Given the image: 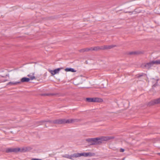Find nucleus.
Wrapping results in <instances>:
<instances>
[{"label":"nucleus","mask_w":160,"mask_h":160,"mask_svg":"<svg viewBox=\"0 0 160 160\" xmlns=\"http://www.w3.org/2000/svg\"><path fill=\"white\" fill-rule=\"evenodd\" d=\"M78 120L77 119H58L53 120H42L38 122V123H42L48 122L50 123L54 124H65V123H70L73 122H77Z\"/></svg>","instance_id":"2"},{"label":"nucleus","mask_w":160,"mask_h":160,"mask_svg":"<svg viewBox=\"0 0 160 160\" xmlns=\"http://www.w3.org/2000/svg\"><path fill=\"white\" fill-rule=\"evenodd\" d=\"M32 160H42L41 159H39L38 158H32Z\"/></svg>","instance_id":"24"},{"label":"nucleus","mask_w":160,"mask_h":160,"mask_svg":"<svg viewBox=\"0 0 160 160\" xmlns=\"http://www.w3.org/2000/svg\"><path fill=\"white\" fill-rule=\"evenodd\" d=\"M124 158H123V159H122V160H124Z\"/></svg>","instance_id":"29"},{"label":"nucleus","mask_w":160,"mask_h":160,"mask_svg":"<svg viewBox=\"0 0 160 160\" xmlns=\"http://www.w3.org/2000/svg\"><path fill=\"white\" fill-rule=\"evenodd\" d=\"M125 151V150L124 149L121 148L120 150V152H123Z\"/></svg>","instance_id":"23"},{"label":"nucleus","mask_w":160,"mask_h":160,"mask_svg":"<svg viewBox=\"0 0 160 160\" xmlns=\"http://www.w3.org/2000/svg\"><path fill=\"white\" fill-rule=\"evenodd\" d=\"M94 102H101L103 100L102 99L98 98H94Z\"/></svg>","instance_id":"13"},{"label":"nucleus","mask_w":160,"mask_h":160,"mask_svg":"<svg viewBox=\"0 0 160 160\" xmlns=\"http://www.w3.org/2000/svg\"><path fill=\"white\" fill-rule=\"evenodd\" d=\"M116 46V45H104L90 47V51H98L101 50L110 49Z\"/></svg>","instance_id":"4"},{"label":"nucleus","mask_w":160,"mask_h":160,"mask_svg":"<svg viewBox=\"0 0 160 160\" xmlns=\"http://www.w3.org/2000/svg\"><path fill=\"white\" fill-rule=\"evenodd\" d=\"M27 76L28 77H29V78L30 79V80H33L34 79H36L35 77L34 76H31L29 74Z\"/></svg>","instance_id":"20"},{"label":"nucleus","mask_w":160,"mask_h":160,"mask_svg":"<svg viewBox=\"0 0 160 160\" xmlns=\"http://www.w3.org/2000/svg\"><path fill=\"white\" fill-rule=\"evenodd\" d=\"M113 137H103L101 138H88L86 141L90 143V145H99L102 143L103 141H108L113 139Z\"/></svg>","instance_id":"1"},{"label":"nucleus","mask_w":160,"mask_h":160,"mask_svg":"<svg viewBox=\"0 0 160 160\" xmlns=\"http://www.w3.org/2000/svg\"><path fill=\"white\" fill-rule=\"evenodd\" d=\"M93 153H92L90 152H84L81 153H74L71 155L66 154L64 156H63V157L71 159H73L72 158H77L81 156H83L84 157H87L88 156L91 157L93 155Z\"/></svg>","instance_id":"3"},{"label":"nucleus","mask_w":160,"mask_h":160,"mask_svg":"<svg viewBox=\"0 0 160 160\" xmlns=\"http://www.w3.org/2000/svg\"><path fill=\"white\" fill-rule=\"evenodd\" d=\"M60 69H61L60 68H58L55 69L54 70H50L49 71L52 74V76H53L55 74L58 73Z\"/></svg>","instance_id":"10"},{"label":"nucleus","mask_w":160,"mask_h":160,"mask_svg":"<svg viewBox=\"0 0 160 160\" xmlns=\"http://www.w3.org/2000/svg\"><path fill=\"white\" fill-rule=\"evenodd\" d=\"M160 103V101L159 98L157 99L152 100L147 103V105L151 106L156 104Z\"/></svg>","instance_id":"7"},{"label":"nucleus","mask_w":160,"mask_h":160,"mask_svg":"<svg viewBox=\"0 0 160 160\" xmlns=\"http://www.w3.org/2000/svg\"><path fill=\"white\" fill-rule=\"evenodd\" d=\"M86 63H88V62H87V61H86Z\"/></svg>","instance_id":"30"},{"label":"nucleus","mask_w":160,"mask_h":160,"mask_svg":"<svg viewBox=\"0 0 160 160\" xmlns=\"http://www.w3.org/2000/svg\"><path fill=\"white\" fill-rule=\"evenodd\" d=\"M143 52L141 51H132L131 52H127L126 53V54L127 55H139L143 54Z\"/></svg>","instance_id":"8"},{"label":"nucleus","mask_w":160,"mask_h":160,"mask_svg":"<svg viewBox=\"0 0 160 160\" xmlns=\"http://www.w3.org/2000/svg\"><path fill=\"white\" fill-rule=\"evenodd\" d=\"M30 80V79L29 78L24 77L22 78L21 79V82H28Z\"/></svg>","instance_id":"11"},{"label":"nucleus","mask_w":160,"mask_h":160,"mask_svg":"<svg viewBox=\"0 0 160 160\" xmlns=\"http://www.w3.org/2000/svg\"><path fill=\"white\" fill-rule=\"evenodd\" d=\"M144 74L143 73H139L136 75V77L137 78H139L143 76Z\"/></svg>","instance_id":"19"},{"label":"nucleus","mask_w":160,"mask_h":160,"mask_svg":"<svg viewBox=\"0 0 160 160\" xmlns=\"http://www.w3.org/2000/svg\"><path fill=\"white\" fill-rule=\"evenodd\" d=\"M45 127H46V128H47V126H46V125H45Z\"/></svg>","instance_id":"28"},{"label":"nucleus","mask_w":160,"mask_h":160,"mask_svg":"<svg viewBox=\"0 0 160 160\" xmlns=\"http://www.w3.org/2000/svg\"><path fill=\"white\" fill-rule=\"evenodd\" d=\"M20 150L19 151V152H25L30 150L31 149V148L30 147H23L21 148H20Z\"/></svg>","instance_id":"9"},{"label":"nucleus","mask_w":160,"mask_h":160,"mask_svg":"<svg viewBox=\"0 0 160 160\" xmlns=\"http://www.w3.org/2000/svg\"><path fill=\"white\" fill-rule=\"evenodd\" d=\"M158 154L160 155V153H158Z\"/></svg>","instance_id":"27"},{"label":"nucleus","mask_w":160,"mask_h":160,"mask_svg":"<svg viewBox=\"0 0 160 160\" xmlns=\"http://www.w3.org/2000/svg\"><path fill=\"white\" fill-rule=\"evenodd\" d=\"M153 65L152 61H151L148 63L142 64L141 65V67L143 68H146L149 69Z\"/></svg>","instance_id":"6"},{"label":"nucleus","mask_w":160,"mask_h":160,"mask_svg":"<svg viewBox=\"0 0 160 160\" xmlns=\"http://www.w3.org/2000/svg\"><path fill=\"white\" fill-rule=\"evenodd\" d=\"M130 12H126V13H128H128H130Z\"/></svg>","instance_id":"25"},{"label":"nucleus","mask_w":160,"mask_h":160,"mask_svg":"<svg viewBox=\"0 0 160 160\" xmlns=\"http://www.w3.org/2000/svg\"><path fill=\"white\" fill-rule=\"evenodd\" d=\"M152 61L153 65L160 64V60H157L156 61Z\"/></svg>","instance_id":"18"},{"label":"nucleus","mask_w":160,"mask_h":160,"mask_svg":"<svg viewBox=\"0 0 160 160\" xmlns=\"http://www.w3.org/2000/svg\"><path fill=\"white\" fill-rule=\"evenodd\" d=\"M20 83L21 82H9L8 83L7 85H17L18 84H20Z\"/></svg>","instance_id":"16"},{"label":"nucleus","mask_w":160,"mask_h":160,"mask_svg":"<svg viewBox=\"0 0 160 160\" xmlns=\"http://www.w3.org/2000/svg\"><path fill=\"white\" fill-rule=\"evenodd\" d=\"M20 150V148H9L6 149V152L7 153L14 152L17 153L19 152V151Z\"/></svg>","instance_id":"5"},{"label":"nucleus","mask_w":160,"mask_h":160,"mask_svg":"<svg viewBox=\"0 0 160 160\" xmlns=\"http://www.w3.org/2000/svg\"><path fill=\"white\" fill-rule=\"evenodd\" d=\"M86 101L88 102H94V98H86Z\"/></svg>","instance_id":"14"},{"label":"nucleus","mask_w":160,"mask_h":160,"mask_svg":"<svg viewBox=\"0 0 160 160\" xmlns=\"http://www.w3.org/2000/svg\"><path fill=\"white\" fill-rule=\"evenodd\" d=\"M158 79H156V83L153 85L152 87H155L158 85Z\"/></svg>","instance_id":"21"},{"label":"nucleus","mask_w":160,"mask_h":160,"mask_svg":"<svg viewBox=\"0 0 160 160\" xmlns=\"http://www.w3.org/2000/svg\"><path fill=\"white\" fill-rule=\"evenodd\" d=\"M117 103L118 105V102H117Z\"/></svg>","instance_id":"31"},{"label":"nucleus","mask_w":160,"mask_h":160,"mask_svg":"<svg viewBox=\"0 0 160 160\" xmlns=\"http://www.w3.org/2000/svg\"><path fill=\"white\" fill-rule=\"evenodd\" d=\"M0 76L2 77H3V78H5V77H6L7 76H8V77H9V74H6V75H0Z\"/></svg>","instance_id":"22"},{"label":"nucleus","mask_w":160,"mask_h":160,"mask_svg":"<svg viewBox=\"0 0 160 160\" xmlns=\"http://www.w3.org/2000/svg\"><path fill=\"white\" fill-rule=\"evenodd\" d=\"M57 93H44L41 94L42 96H55L57 95Z\"/></svg>","instance_id":"17"},{"label":"nucleus","mask_w":160,"mask_h":160,"mask_svg":"<svg viewBox=\"0 0 160 160\" xmlns=\"http://www.w3.org/2000/svg\"><path fill=\"white\" fill-rule=\"evenodd\" d=\"M65 70L66 72H76V71L74 69L71 68H66L65 69Z\"/></svg>","instance_id":"15"},{"label":"nucleus","mask_w":160,"mask_h":160,"mask_svg":"<svg viewBox=\"0 0 160 160\" xmlns=\"http://www.w3.org/2000/svg\"><path fill=\"white\" fill-rule=\"evenodd\" d=\"M8 81V80H4V82H6V81Z\"/></svg>","instance_id":"26"},{"label":"nucleus","mask_w":160,"mask_h":160,"mask_svg":"<svg viewBox=\"0 0 160 160\" xmlns=\"http://www.w3.org/2000/svg\"><path fill=\"white\" fill-rule=\"evenodd\" d=\"M90 48H86L81 49L79 50L80 52H87L90 51Z\"/></svg>","instance_id":"12"}]
</instances>
